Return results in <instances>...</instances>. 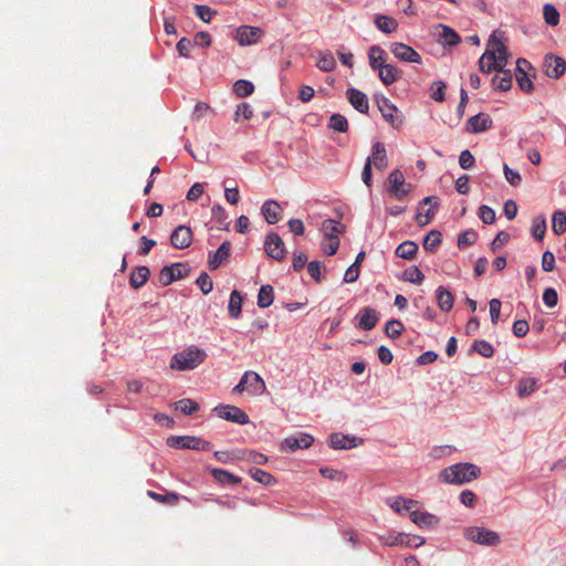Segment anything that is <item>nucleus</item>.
I'll return each mask as SVG.
<instances>
[{
    "mask_svg": "<svg viewBox=\"0 0 566 566\" xmlns=\"http://www.w3.org/2000/svg\"><path fill=\"white\" fill-rule=\"evenodd\" d=\"M206 357L205 350L191 345L176 353L170 359L169 367L178 371L193 370L205 361Z\"/></svg>",
    "mask_w": 566,
    "mask_h": 566,
    "instance_id": "1",
    "label": "nucleus"
},
{
    "mask_svg": "<svg viewBox=\"0 0 566 566\" xmlns=\"http://www.w3.org/2000/svg\"><path fill=\"white\" fill-rule=\"evenodd\" d=\"M480 474V468L472 463H457L443 469L440 472V478L443 482L450 484H464Z\"/></svg>",
    "mask_w": 566,
    "mask_h": 566,
    "instance_id": "2",
    "label": "nucleus"
},
{
    "mask_svg": "<svg viewBox=\"0 0 566 566\" xmlns=\"http://www.w3.org/2000/svg\"><path fill=\"white\" fill-rule=\"evenodd\" d=\"M464 537L473 543L484 546H496L501 542V537L496 532L480 526L465 528Z\"/></svg>",
    "mask_w": 566,
    "mask_h": 566,
    "instance_id": "3",
    "label": "nucleus"
},
{
    "mask_svg": "<svg viewBox=\"0 0 566 566\" xmlns=\"http://www.w3.org/2000/svg\"><path fill=\"white\" fill-rule=\"evenodd\" d=\"M388 193L397 200H403L411 191V184H407L401 170L395 169L388 176Z\"/></svg>",
    "mask_w": 566,
    "mask_h": 566,
    "instance_id": "4",
    "label": "nucleus"
},
{
    "mask_svg": "<svg viewBox=\"0 0 566 566\" xmlns=\"http://www.w3.org/2000/svg\"><path fill=\"white\" fill-rule=\"evenodd\" d=\"M167 444L171 448L209 450L210 443L192 436H171L167 439Z\"/></svg>",
    "mask_w": 566,
    "mask_h": 566,
    "instance_id": "5",
    "label": "nucleus"
},
{
    "mask_svg": "<svg viewBox=\"0 0 566 566\" xmlns=\"http://www.w3.org/2000/svg\"><path fill=\"white\" fill-rule=\"evenodd\" d=\"M488 50L493 51L495 59L497 61V69L499 71H503V69L507 64L509 53L506 45L503 43L501 39L500 32L495 31L492 33L488 42Z\"/></svg>",
    "mask_w": 566,
    "mask_h": 566,
    "instance_id": "6",
    "label": "nucleus"
},
{
    "mask_svg": "<svg viewBox=\"0 0 566 566\" xmlns=\"http://www.w3.org/2000/svg\"><path fill=\"white\" fill-rule=\"evenodd\" d=\"M214 412L219 418L234 423L247 424L249 422L248 413L237 406L220 405L214 408Z\"/></svg>",
    "mask_w": 566,
    "mask_h": 566,
    "instance_id": "7",
    "label": "nucleus"
},
{
    "mask_svg": "<svg viewBox=\"0 0 566 566\" xmlns=\"http://www.w3.org/2000/svg\"><path fill=\"white\" fill-rule=\"evenodd\" d=\"M264 251L268 254V256L276 261L284 260L286 255L284 242L281 239V237L275 232H271L265 237Z\"/></svg>",
    "mask_w": 566,
    "mask_h": 566,
    "instance_id": "8",
    "label": "nucleus"
},
{
    "mask_svg": "<svg viewBox=\"0 0 566 566\" xmlns=\"http://www.w3.org/2000/svg\"><path fill=\"white\" fill-rule=\"evenodd\" d=\"M376 104L384 119L392 127L397 128L402 124V119L396 116L398 108L390 102L389 98L382 95L378 96L376 97Z\"/></svg>",
    "mask_w": 566,
    "mask_h": 566,
    "instance_id": "9",
    "label": "nucleus"
},
{
    "mask_svg": "<svg viewBox=\"0 0 566 566\" xmlns=\"http://www.w3.org/2000/svg\"><path fill=\"white\" fill-rule=\"evenodd\" d=\"M189 270L182 263H174L164 266L159 272V282L161 285L167 286L174 281L185 277Z\"/></svg>",
    "mask_w": 566,
    "mask_h": 566,
    "instance_id": "10",
    "label": "nucleus"
},
{
    "mask_svg": "<svg viewBox=\"0 0 566 566\" xmlns=\"http://www.w3.org/2000/svg\"><path fill=\"white\" fill-rule=\"evenodd\" d=\"M390 52L394 54L395 57L402 62L417 64H420L422 62L420 54L411 46L402 42L391 43Z\"/></svg>",
    "mask_w": 566,
    "mask_h": 566,
    "instance_id": "11",
    "label": "nucleus"
},
{
    "mask_svg": "<svg viewBox=\"0 0 566 566\" xmlns=\"http://www.w3.org/2000/svg\"><path fill=\"white\" fill-rule=\"evenodd\" d=\"M263 31L260 28L251 25H241L235 30L234 39L241 46L255 44L261 38Z\"/></svg>",
    "mask_w": 566,
    "mask_h": 566,
    "instance_id": "12",
    "label": "nucleus"
},
{
    "mask_svg": "<svg viewBox=\"0 0 566 566\" xmlns=\"http://www.w3.org/2000/svg\"><path fill=\"white\" fill-rule=\"evenodd\" d=\"M544 66L546 75L551 78H558L566 72V61L554 54L545 56Z\"/></svg>",
    "mask_w": 566,
    "mask_h": 566,
    "instance_id": "13",
    "label": "nucleus"
},
{
    "mask_svg": "<svg viewBox=\"0 0 566 566\" xmlns=\"http://www.w3.org/2000/svg\"><path fill=\"white\" fill-rule=\"evenodd\" d=\"M314 442V438L307 433H301L300 437L290 436L282 442L281 449L294 452L297 449H307Z\"/></svg>",
    "mask_w": 566,
    "mask_h": 566,
    "instance_id": "14",
    "label": "nucleus"
},
{
    "mask_svg": "<svg viewBox=\"0 0 566 566\" xmlns=\"http://www.w3.org/2000/svg\"><path fill=\"white\" fill-rule=\"evenodd\" d=\"M170 242L176 249H186L192 242V231L189 227L178 226L170 235Z\"/></svg>",
    "mask_w": 566,
    "mask_h": 566,
    "instance_id": "15",
    "label": "nucleus"
},
{
    "mask_svg": "<svg viewBox=\"0 0 566 566\" xmlns=\"http://www.w3.org/2000/svg\"><path fill=\"white\" fill-rule=\"evenodd\" d=\"M243 382H245V388L251 395H262L266 389L262 377L254 371H245L243 374Z\"/></svg>",
    "mask_w": 566,
    "mask_h": 566,
    "instance_id": "16",
    "label": "nucleus"
},
{
    "mask_svg": "<svg viewBox=\"0 0 566 566\" xmlns=\"http://www.w3.org/2000/svg\"><path fill=\"white\" fill-rule=\"evenodd\" d=\"M370 160V166L374 165L377 169L384 170L388 167V157L385 145L376 142L371 148V155L367 158Z\"/></svg>",
    "mask_w": 566,
    "mask_h": 566,
    "instance_id": "17",
    "label": "nucleus"
},
{
    "mask_svg": "<svg viewBox=\"0 0 566 566\" xmlns=\"http://www.w3.org/2000/svg\"><path fill=\"white\" fill-rule=\"evenodd\" d=\"M347 98L352 106L361 114H367L369 109L368 98L366 94L357 88H348Z\"/></svg>",
    "mask_w": 566,
    "mask_h": 566,
    "instance_id": "18",
    "label": "nucleus"
},
{
    "mask_svg": "<svg viewBox=\"0 0 566 566\" xmlns=\"http://www.w3.org/2000/svg\"><path fill=\"white\" fill-rule=\"evenodd\" d=\"M358 318L359 322L356 326L364 331L373 329L379 321L377 311L368 306L360 310Z\"/></svg>",
    "mask_w": 566,
    "mask_h": 566,
    "instance_id": "19",
    "label": "nucleus"
},
{
    "mask_svg": "<svg viewBox=\"0 0 566 566\" xmlns=\"http://www.w3.org/2000/svg\"><path fill=\"white\" fill-rule=\"evenodd\" d=\"M517 65V74H516V82L518 84V87L526 93H531L533 91V82L528 77V75L525 72L524 67H530V63L525 59H518L516 61Z\"/></svg>",
    "mask_w": 566,
    "mask_h": 566,
    "instance_id": "20",
    "label": "nucleus"
},
{
    "mask_svg": "<svg viewBox=\"0 0 566 566\" xmlns=\"http://www.w3.org/2000/svg\"><path fill=\"white\" fill-rule=\"evenodd\" d=\"M231 252V243L229 241H224L218 250L209 256L208 264L210 270L218 269L224 261L230 258Z\"/></svg>",
    "mask_w": 566,
    "mask_h": 566,
    "instance_id": "21",
    "label": "nucleus"
},
{
    "mask_svg": "<svg viewBox=\"0 0 566 566\" xmlns=\"http://www.w3.org/2000/svg\"><path fill=\"white\" fill-rule=\"evenodd\" d=\"M491 126L492 119L488 114L484 113L476 114L468 120V130L474 134L484 132Z\"/></svg>",
    "mask_w": 566,
    "mask_h": 566,
    "instance_id": "22",
    "label": "nucleus"
},
{
    "mask_svg": "<svg viewBox=\"0 0 566 566\" xmlns=\"http://www.w3.org/2000/svg\"><path fill=\"white\" fill-rule=\"evenodd\" d=\"M261 212L268 223L274 224L281 219L282 208L276 201L268 200L262 205Z\"/></svg>",
    "mask_w": 566,
    "mask_h": 566,
    "instance_id": "23",
    "label": "nucleus"
},
{
    "mask_svg": "<svg viewBox=\"0 0 566 566\" xmlns=\"http://www.w3.org/2000/svg\"><path fill=\"white\" fill-rule=\"evenodd\" d=\"M378 76L385 86L394 84L399 77L401 72L394 65L385 63L378 67Z\"/></svg>",
    "mask_w": 566,
    "mask_h": 566,
    "instance_id": "24",
    "label": "nucleus"
},
{
    "mask_svg": "<svg viewBox=\"0 0 566 566\" xmlns=\"http://www.w3.org/2000/svg\"><path fill=\"white\" fill-rule=\"evenodd\" d=\"M409 512L410 520L419 527H431L437 525L439 522L437 516L428 512L412 511V509Z\"/></svg>",
    "mask_w": 566,
    "mask_h": 566,
    "instance_id": "25",
    "label": "nucleus"
},
{
    "mask_svg": "<svg viewBox=\"0 0 566 566\" xmlns=\"http://www.w3.org/2000/svg\"><path fill=\"white\" fill-rule=\"evenodd\" d=\"M322 231L324 232V240H332V238H338V234L345 231V226L336 220L326 219L322 222Z\"/></svg>",
    "mask_w": 566,
    "mask_h": 566,
    "instance_id": "26",
    "label": "nucleus"
},
{
    "mask_svg": "<svg viewBox=\"0 0 566 566\" xmlns=\"http://www.w3.org/2000/svg\"><path fill=\"white\" fill-rule=\"evenodd\" d=\"M355 437H348L342 433H333L329 437L331 447L336 450L352 449L356 447Z\"/></svg>",
    "mask_w": 566,
    "mask_h": 566,
    "instance_id": "27",
    "label": "nucleus"
},
{
    "mask_svg": "<svg viewBox=\"0 0 566 566\" xmlns=\"http://www.w3.org/2000/svg\"><path fill=\"white\" fill-rule=\"evenodd\" d=\"M149 275H150V271L147 266L145 265H140V266H137L132 273H130V276H129V284L134 287V289H139L142 287L143 285H145V283L147 282V280L149 279Z\"/></svg>",
    "mask_w": 566,
    "mask_h": 566,
    "instance_id": "28",
    "label": "nucleus"
},
{
    "mask_svg": "<svg viewBox=\"0 0 566 566\" xmlns=\"http://www.w3.org/2000/svg\"><path fill=\"white\" fill-rule=\"evenodd\" d=\"M479 69L482 73H491L492 71H499L497 61L493 51L485 50L479 60Z\"/></svg>",
    "mask_w": 566,
    "mask_h": 566,
    "instance_id": "29",
    "label": "nucleus"
},
{
    "mask_svg": "<svg viewBox=\"0 0 566 566\" xmlns=\"http://www.w3.org/2000/svg\"><path fill=\"white\" fill-rule=\"evenodd\" d=\"M438 306L443 312H449L453 307L454 298L450 291L443 286L437 290Z\"/></svg>",
    "mask_w": 566,
    "mask_h": 566,
    "instance_id": "30",
    "label": "nucleus"
},
{
    "mask_svg": "<svg viewBox=\"0 0 566 566\" xmlns=\"http://www.w3.org/2000/svg\"><path fill=\"white\" fill-rule=\"evenodd\" d=\"M499 72L502 73V75H495L492 78V85L494 90L503 92L509 91L512 87V73L505 70V67L503 69V71Z\"/></svg>",
    "mask_w": 566,
    "mask_h": 566,
    "instance_id": "31",
    "label": "nucleus"
},
{
    "mask_svg": "<svg viewBox=\"0 0 566 566\" xmlns=\"http://www.w3.org/2000/svg\"><path fill=\"white\" fill-rule=\"evenodd\" d=\"M368 60L370 67L376 71L386 63L385 51L378 45L370 46L368 50Z\"/></svg>",
    "mask_w": 566,
    "mask_h": 566,
    "instance_id": "32",
    "label": "nucleus"
},
{
    "mask_svg": "<svg viewBox=\"0 0 566 566\" xmlns=\"http://www.w3.org/2000/svg\"><path fill=\"white\" fill-rule=\"evenodd\" d=\"M375 24L380 31L387 34L395 32L398 28V23L395 19L384 14L376 15Z\"/></svg>",
    "mask_w": 566,
    "mask_h": 566,
    "instance_id": "33",
    "label": "nucleus"
},
{
    "mask_svg": "<svg viewBox=\"0 0 566 566\" xmlns=\"http://www.w3.org/2000/svg\"><path fill=\"white\" fill-rule=\"evenodd\" d=\"M441 33L439 34V42L443 45H457L461 39L459 34L451 28L441 24Z\"/></svg>",
    "mask_w": 566,
    "mask_h": 566,
    "instance_id": "34",
    "label": "nucleus"
},
{
    "mask_svg": "<svg viewBox=\"0 0 566 566\" xmlns=\"http://www.w3.org/2000/svg\"><path fill=\"white\" fill-rule=\"evenodd\" d=\"M417 251L418 245L413 241H403L397 247L396 255L401 259L411 260L415 258Z\"/></svg>",
    "mask_w": 566,
    "mask_h": 566,
    "instance_id": "35",
    "label": "nucleus"
},
{
    "mask_svg": "<svg viewBox=\"0 0 566 566\" xmlns=\"http://www.w3.org/2000/svg\"><path fill=\"white\" fill-rule=\"evenodd\" d=\"M537 389V380L535 378H522L517 384V395L520 398L528 397Z\"/></svg>",
    "mask_w": 566,
    "mask_h": 566,
    "instance_id": "36",
    "label": "nucleus"
},
{
    "mask_svg": "<svg viewBox=\"0 0 566 566\" xmlns=\"http://www.w3.org/2000/svg\"><path fill=\"white\" fill-rule=\"evenodd\" d=\"M229 315L232 318H238L241 315L242 311V296L238 291H232L230 294L229 305H228Z\"/></svg>",
    "mask_w": 566,
    "mask_h": 566,
    "instance_id": "37",
    "label": "nucleus"
},
{
    "mask_svg": "<svg viewBox=\"0 0 566 566\" xmlns=\"http://www.w3.org/2000/svg\"><path fill=\"white\" fill-rule=\"evenodd\" d=\"M211 475L221 484H239L241 482V478L235 476L223 469H212Z\"/></svg>",
    "mask_w": 566,
    "mask_h": 566,
    "instance_id": "38",
    "label": "nucleus"
},
{
    "mask_svg": "<svg viewBox=\"0 0 566 566\" xmlns=\"http://www.w3.org/2000/svg\"><path fill=\"white\" fill-rule=\"evenodd\" d=\"M274 300L273 287L269 284L262 285L259 294H258V305L259 307L265 308L269 307Z\"/></svg>",
    "mask_w": 566,
    "mask_h": 566,
    "instance_id": "39",
    "label": "nucleus"
},
{
    "mask_svg": "<svg viewBox=\"0 0 566 566\" xmlns=\"http://www.w3.org/2000/svg\"><path fill=\"white\" fill-rule=\"evenodd\" d=\"M316 66L323 72H332L336 67V60L331 52L319 53Z\"/></svg>",
    "mask_w": 566,
    "mask_h": 566,
    "instance_id": "40",
    "label": "nucleus"
},
{
    "mask_svg": "<svg viewBox=\"0 0 566 566\" xmlns=\"http://www.w3.org/2000/svg\"><path fill=\"white\" fill-rule=\"evenodd\" d=\"M233 92L240 98L247 97L254 92V85L250 81L238 80L233 84Z\"/></svg>",
    "mask_w": 566,
    "mask_h": 566,
    "instance_id": "41",
    "label": "nucleus"
},
{
    "mask_svg": "<svg viewBox=\"0 0 566 566\" xmlns=\"http://www.w3.org/2000/svg\"><path fill=\"white\" fill-rule=\"evenodd\" d=\"M147 495L150 499H153L159 503H163V504L174 505V504H177V502L179 501V494L176 492H166L165 494H160V493H156L154 491H148Z\"/></svg>",
    "mask_w": 566,
    "mask_h": 566,
    "instance_id": "42",
    "label": "nucleus"
},
{
    "mask_svg": "<svg viewBox=\"0 0 566 566\" xmlns=\"http://www.w3.org/2000/svg\"><path fill=\"white\" fill-rule=\"evenodd\" d=\"M442 234L438 230H431L423 240L426 251L433 252L441 243Z\"/></svg>",
    "mask_w": 566,
    "mask_h": 566,
    "instance_id": "43",
    "label": "nucleus"
},
{
    "mask_svg": "<svg viewBox=\"0 0 566 566\" xmlns=\"http://www.w3.org/2000/svg\"><path fill=\"white\" fill-rule=\"evenodd\" d=\"M552 229L555 234L560 235L566 231V213L557 210L553 213Z\"/></svg>",
    "mask_w": 566,
    "mask_h": 566,
    "instance_id": "44",
    "label": "nucleus"
},
{
    "mask_svg": "<svg viewBox=\"0 0 566 566\" xmlns=\"http://www.w3.org/2000/svg\"><path fill=\"white\" fill-rule=\"evenodd\" d=\"M328 127L339 133H346L348 130V122L344 115L333 114L329 118Z\"/></svg>",
    "mask_w": 566,
    "mask_h": 566,
    "instance_id": "45",
    "label": "nucleus"
},
{
    "mask_svg": "<svg viewBox=\"0 0 566 566\" xmlns=\"http://www.w3.org/2000/svg\"><path fill=\"white\" fill-rule=\"evenodd\" d=\"M546 232V220L543 216H537L532 221V234L536 240H542Z\"/></svg>",
    "mask_w": 566,
    "mask_h": 566,
    "instance_id": "46",
    "label": "nucleus"
},
{
    "mask_svg": "<svg viewBox=\"0 0 566 566\" xmlns=\"http://www.w3.org/2000/svg\"><path fill=\"white\" fill-rule=\"evenodd\" d=\"M253 108L248 103H240L233 114V120L239 123L241 118L249 120L253 117Z\"/></svg>",
    "mask_w": 566,
    "mask_h": 566,
    "instance_id": "47",
    "label": "nucleus"
},
{
    "mask_svg": "<svg viewBox=\"0 0 566 566\" xmlns=\"http://www.w3.org/2000/svg\"><path fill=\"white\" fill-rule=\"evenodd\" d=\"M472 349L485 358H490L494 354L493 346L484 339L474 340Z\"/></svg>",
    "mask_w": 566,
    "mask_h": 566,
    "instance_id": "48",
    "label": "nucleus"
},
{
    "mask_svg": "<svg viewBox=\"0 0 566 566\" xmlns=\"http://www.w3.org/2000/svg\"><path fill=\"white\" fill-rule=\"evenodd\" d=\"M249 473L253 480L263 485H271L275 482V479L269 472L261 469H250Z\"/></svg>",
    "mask_w": 566,
    "mask_h": 566,
    "instance_id": "49",
    "label": "nucleus"
},
{
    "mask_svg": "<svg viewBox=\"0 0 566 566\" xmlns=\"http://www.w3.org/2000/svg\"><path fill=\"white\" fill-rule=\"evenodd\" d=\"M544 20L547 24L555 27L559 23V12L553 4H545L543 8Z\"/></svg>",
    "mask_w": 566,
    "mask_h": 566,
    "instance_id": "50",
    "label": "nucleus"
},
{
    "mask_svg": "<svg viewBox=\"0 0 566 566\" xmlns=\"http://www.w3.org/2000/svg\"><path fill=\"white\" fill-rule=\"evenodd\" d=\"M403 331V324L398 319H391L386 323L385 333L390 338H397Z\"/></svg>",
    "mask_w": 566,
    "mask_h": 566,
    "instance_id": "51",
    "label": "nucleus"
},
{
    "mask_svg": "<svg viewBox=\"0 0 566 566\" xmlns=\"http://www.w3.org/2000/svg\"><path fill=\"white\" fill-rule=\"evenodd\" d=\"M176 407L185 415H192L193 412L199 410V405L189 398L180 399L177 402Z\"/></svg>",
    "mask_w": 566,
    "mask_h": 566,
    "instance_id": "52",
    "label": "nucleus"
},
{
    "mask_svg": "<svg viewBox=\"0 0 566 566\" xmlns=\"http://www.w3.org/2000/svg\"><path fill=\"white\" fill-rule=\"evenodd\" d=\"M478 239V234L474 230H467L459 234L458 237V247L463 249L473 244Z\"/></svg>",
    "mask_w": 566,
    "mask_h": 566,
    "instance_id": "53",
    "label": "nucleus"
},
{
    "mask_svg": "<svg viewBox=\"0 0 566 566\" xmlns=\"http://www.w3.org/2000/svg\"><path fill=\"white\" fill-rule=\"evenodd\" d=\"M417 504L413 500H407L403 497H397L394 500V502L390 504V506L398 513L402 511H410L415 505Z\"/></svg>",
    "mask_w": 566,
    "mask_h": 566,
    "instance_id": "54",
    "label": "nucleus"
},
{
    "mask_svg": "<svg viewBox=\"0 0 566 566\" xmlns=\"http://www.w3.org/2000/svg\"><path fill=\"white\" fill-rule=\"evenodd\" d=\"M438 207V202H434V206L430 207L424 213H417L416 221L420 227H424L429 224L436 213Z\"/></svg>",
    "mask_w": 566,
    "mask_h": 566,
    "instance_id": "55",
    "label": "nucleus"
},
{
    "mask_svg": "<svg viewBox=\"0 0 566 566\" xmlns=\"http://www.w3.org/2000/svg\"><path fill=\"white\" fill-rule=\"evenodd\" d=\"M479 217L485 224L495 222V211L489 206H481L479 209Z\"/></svg>",
    "mask_w": 566,
    "mask_h": 566,
    "instance_id": "56",
    "label": "nucleus"
},
{
    "mask_svg": "<svg viewBox=\"0 0 566 566\" xmlns=\"http://www.w3.org/2000/svg\"><path fill=\"white\" fill-rule=\"evenodd\" d=\"M339 238H332V240H323L321 245L324 253L328 256L334 255L339 248Z\"/></svg>",
    "mask_w": 566,
    "mask_h": 566,
    "instance_id": "57",
    "label": "nucleus"
},
{
    "mask_svg": "<svg viewBox=\"0 0 566 566\" xmlns=\"http://www.w3.org/2000/svg\"><path fill=\"white\" fill-rule=\"evenodd\" d=\"M405 275L407 281L416 284H420L424 280L423 273L417 266L407 269Z\"/></svg>",
    "mask_w": 566,
    "mask_h": 566,
    "instance_id": "58",
    "label": "nucleus"
},
{
    "mask_svg": "<svg viewBox=\"0 0 566 566\" xmlns=\"http://www.w3.org/2000/svg\"><path fill=\"white\" fill-rule=\"evenodd\" d=\"M504 176L507 182L512 186H518L522 181L521 175L518 171L510 168L506 164L503 167Z\"/></svg>",
    "mask_w": 566,
    "mask_h": 566,
    "instance_id": "59",
    "label": "nucleus"
},
{
    "mask_svg": "<svg viewBox=\"0 0 566 566\" xmlns=\"http://www.w3.org/2000/svg\"><path fill=\"white\" fill-rule=\"evenodd\" d=\"M197 284L203 294L210 293L213 287L212 280L206 272L199 275V277L197 279Z\"/></svg>",
    "mask_w": 566,
    "mask_h": 566,
    "instance_id": "60",
    "label": "nucleus"
},
{
    "mask_svg": "<svg viewBox=\"0 0 566 566\" xmlns=\"http://www.w3.org/2000/svg\"><path fill=\"white\" fill-rule=\"evenodd\" d=\"M195 12L199 19H201L203 22H209L211 20L212 14L214 11L208 6L205 4H197L195 6Z\"/></svg>",
    "mask_w": 566,
    "mask_h": 566,
    "instance_id": "61",
    "label": "nucleus"
},
{
    "mask_svg": "<svg viewBox=\"0 0 566 566\" xmlns=\"http://www.w3.org/2000/svg\"><path fill=\"white\" fill-rule=\"evenodd\" d=\"M543 302L548 307L556 306V304L558 302V295H557V292L555 291V289H553V287L545 289V291L543 293Z\"/></svg>",
    "mask_w": 566,
    "mask_h": 566,
    "instance_id": "62",
    "label": "nucleus"
},
{
    "mask_svg": "<svg viewBox=\"0 0 566 566\" xmlns=\"http://www.w3.org/2000/svg\"><path fill=\"white\" fill-rule=\"evenodd\" d=\"M474 164V157L468 149L462 150L459 156V165L462 169H470Z\"/></svg>",
    "mask_w": 566,
    "mask_h": 566,
    "instance_id": "63",
    "label": "nucleus"
},
{
    "mask_svg": "<svg viewBox=\"0 0 566 566\" xmlns=\"http://www.w3.org/2000/svg\"><path fill=\"white\" fill-rule=\"evenodd\" d=\"M530 329L528 323L525 319H517L513 324V334L516 337H524Z\"/></svg>",
    "mask_w": 566,
    "mask_h": 566,
    "instance_id": "64",
    "label": "nucleus"
}]
</instances>
